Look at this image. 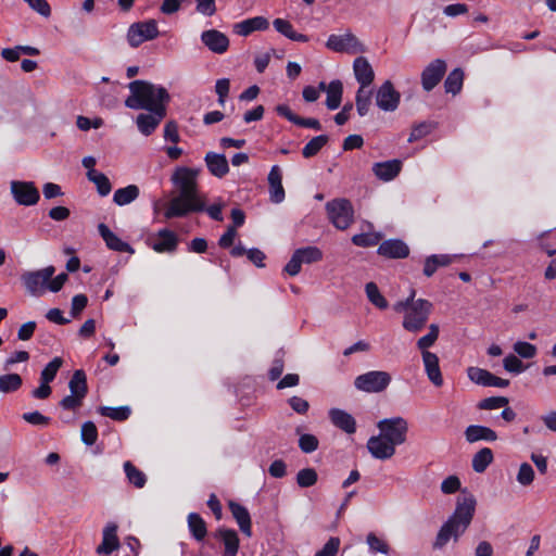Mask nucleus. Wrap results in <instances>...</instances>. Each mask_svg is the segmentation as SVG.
Segmentation results:
<instances>
[{"label":"nucleus","mask_w":556,"mask_h":556,"mask_svg":"<svg viewBox=\"0 0 556 556\" xmlns=\"http://www.w3.org/2000/svg\"><path fill=\"white\" fill-rule=\"evenodd\" d=\"M340 547V539L331 536L315 556H336Z\"/></svg>","instance_id":"obj_61"},{"label":"nucleus","mask_w":556,"mask_h":556,"mask_svg":"<svg viewBox=\"0 0 556 556\" xmlns=\"http://www.w3.org/2000/svg\"><path fill=\"white\" fill-rule=\"evenodd\" d=\"M285 368L283 353L279 351L273 361L271 367L268 370V378L270 381H276L282 375Z\"/></svg>","instance_id":"obj_55"},{"label":"nucleus","mask_w":556,"mask_h":556,"mask_svg":"<svg viewBox=\"0 0 556 556\" xmlns=\"http://www.w3.org/2000/svg\"><path fill=\"white\" fill-rule=\"evenodd\" d=\"M119 547V540L117 536V525L109 523L103 529L102 542L96 548L99 555H111Z\"/></svg>","instance_id":"obj_26"},{"label":"nucleus","mask_w":556,"mask_h":556,"mask_svg":"<svg viewBox=\"0 0 556 556\" xmlns=\"http://www.w3.org/2000/svg\"><path fill=\"white\" fill-rule=\"evenodd\" d=\"M353 70L355 78L359 84V88L366 89V87L371 85L375 78V73L366 58H356L353 63Z\"/></svg>","instance_id":"obj_29"},{"label":"nucleus","mask_w":556,"mask_h":556,"mask_svg":"<svg viewBox=\"0 0 556 556\" xmlns=\"http://www.w3.org/2000/svg\"><path fill=\"white\" fill-rule=\"evenodd\" d=\"M464 83V71L459 67L454 68L447 75L444 81V89L446 93L457 94L460 92Z\"/></svg>","instance_id":"obj_38"},{"label":"nucleus","mask_w":556,"mask_h":556,"mask_svg":"<svg viewBox=\"0 0 556 556\" xmlns=\"http://www.w3.org/2000/svg\"><path fill=\"white\" fill-rule=\"evenodd\" d=\"M392 377L389 372L382 370H371L357 376L354 380V387L366 393H380L391 383Z\"/></svg>","instance_id":"obj_7"},{"label":"nucleus","mask_w":556,"mask_h":556,"mask_svg":"<svg viewBox=\"0 0 556 556\" xmlns=\"http://www.w3.org/2000/svg\"><path fill=\"white\" fill-rule=\"evenodd\" d=\"M269 27V22L264 16H255L244 20L235 25V33L240 36H249L255 30H266Z\"/></svg>","instance_id":"obj_33"},{"label":"nucleus","mask_w":556,"mask_h":556,"mask_svg":"<svg viewBox=\"0 0 556 556\" xmlns=\"http://www.w3.org/2000/svg\"><path fill=\"white\" fill-rule=\"evenodd\" d=\"M148 113H141L136 118L138 130L144 135H152L160 123L166 117L167 109L163 105H157L153 110H147Z\"/></svg>","instance_id":"obj_12"},{"label":"nucleus","mask_w":556,"mask_h":556,"mask_svg":"<svg viewBox=\"0 0 556 556\" xmlns=\"http://www.w3.org/2000/svg\"><path fill=\"white\" fill-rule=\"evenodd\" d=\"M267 180L270 201L276 204L281 203L285 200L286 193L282 187V170L278 165L271 166Z\"/></svg>","instance_id":"obj_23"},{"label":"nucleus","mask_w":556,"mask_h":556,"mask_svg":"<svg viewBox=\"0 0 556 556\" xmlns=\"http://www.w3.org/2000/svg\"><path fill=\"white\" fill-rule=\"evenodd\" d=\"M514 351L522 358H532L536 355V346L526 342L518 341L514 344Z\"/></svg>","instance_id":"obj_56"},{"label":"nucleus","mask_w":556,"mask_h":556,"mask_svg":"<svg viewBox=\"0 0 556 556\" xmlns=\"http://www.w3.org/2000/svg\"><path fill=\"white\" fill-rule=\"evenodd\" d=\"M434 128V125L429 122H421L413 126L410 135L408 137V142H415L417 140L422 139L428 136Z\"/></svg>","instance_id":"obj_52"},{"label":"nucleus","mask_w":556,"mask_h":556,"mask_svg":"<svg viewBox=\"0 0 556 556\" xmlns=\"http://www.w3.org/2000/svg\"><path fill=\"white\" fill-rule=\"evenodd\" d=\"M503 365L505 370L513 374H520L526 369L523 363L514 354L507 355L503 361Z\"/></svg>","instance_id":"obj_59"},{"label":"nucleus","mask_w":556,"mask_h":556,"mask_svg":"<svg viewBox=\"0 0 556 556\" xmlns=\"http://www.w3.org/2000/svg\"><path fill=\"white\" fill-rule=\"evenodd\" d=\"M421 355H422L425 371H426L428 379L435 387H442L444 381H443L442 372L440 369L438 355L432 352H424Z\"/></svg>","instance_id":"obj_30"},{"label":"nucleus","mask_w":556,"mask_h":556,"mask_svg":"<svg viewBox=\"0 0 556 556\" xmlns=\"http://www.w3.org/2000/svg\"><path fill=\"white\" fill-rule=\"evenodd\" d=\"M214 536L219 539L224 544L223 556H237L240 545L238 533L233 529L219 528Z\"/></svg>","instance_id":"obj_28"},{"label":"nucleus","mask_w":556,"mask_h":556,"mask_svg":"<svg viewBox=\"0 0 556 556\" xmlns=\"http://www.w3.org/2000/svg\"><path fill=\"white\" fill-rule=\"evenodd\" d=\"M464 435L468 443L478 441L494 442L497 440V433L493 429L481 425L468 426L465 429Z\"/></svg>","instance_id":"obj_32"},{"label":"nucleus","mask_w":556,"mask_h":556,"mask_svg":"<svg viewBox=\"0 0 556 556\" xmlns=\"http://www.w3.org/2000/svg\"><path fill=\"white\" fill-rule=\"evenodd\" d=\"M402 169V161L389 160L386 162H377L372 165V173L382 181L393 180Z\"/></svg>","instance_id":"obj_27"},{"label":"nucleus","mask_w":556,"mask_h":556,"mask_svg":"<svg viewBox=\"0 0 556 556\" xmlns=\"http://www.w3.org/2000/svg\"><path fill=\"white\" fill-rule=\"evenodd\" d=\"M130 94L125 100V106L131 110H153L157 105L167 109L170 96L161 85L148 80H132L128 85Z\"/></svg>","instance_id":"obj_3"},{"label":"nucleus","mask_w":556,"mask_h":556,"mask_svg":"<svg viewBox=\"0 0 556 556\" xmlns=\"http://www.w3.org/2000/svg\"><path fill=\"white\" fill-rule=\"evenodd\" d=\"M326 211L332 225L340 230L348 229L354 222V208L348 199H334L326 204Z\"/></svg>","instance_id":"obj_5"},{"label":"nucleus","mask_w":556,"mask_h":556,"mask_svg":"<svg viewBox=\"0 0 556 556\" xmlns=\"http://www.w3.org/2000/svg\"><path fill=\"white\" fill-rule=\"evenodd\" d=\"M195 10L204 16H213L216 11V0H195Z\"/></svg>","instance_id":"obj_62"},{"label":"nucleus","mask_w":556,"mask_h":556,"mask_svg":"<svg viewBox=\"0 0 556 556\" xmlns=\"http://www.w3.org/2000/svg\"><path fill=\"white\" fill-rule=\"evenodd\" d=\"M380 435L397 446L406 441L408 424L403 417L384 418L377 424Z\"/></svg>","instance_id":"obj_8"},{"label":"nucleus","mask_w":556,"mask_h":556,"mask_svg":"<svg viewBox=\"0 0 556 556\" xmlns=\"http://www.w3.org/2000/svg\"><path fill=\"white\" fill-rule=\"evenodd\" d=\"M81 441L88 445H93L98 440V429L93 421H85L80 431Z\"/></svg>","instance_id":"obj_51"},{"label":"nucleus","mask_w":556,"mask_h":556,"mask_svg":"<svg viewBox=\"0 0 556 556\" xmlns=\"http://www.w3.org/2000/svg\"><path fill=\"white\" fill-rule=\"evenodd\" d=\"M432 303L425 299L416 300L405 314L403 328L410 332L420 331L428 321Z\"/></svg>","instance_id":"obj_6"},{"label":"nucleus","mask_w":556,"mask_h":556,"mask_svg":"<svg viewBox=\"0 0 556 556\" xmlns=\"http://www.w3.org/2000/svg\"><path fill=\"white\" fill-rule=\"evenodd\" d=\"M343 94V85L341 80L334 79L329 83L327 87V99H326V106L329 110H337L342 100Z\"/></svg>","instance_id":"obj_35"},{"label":"nucleus","mask_w":556,"mask_h":556,"mask_svg":"<svg viewBox=\"0 0 556 556\" xmlns=\"http://www.w3.org/2000/svg\"><path fill=\"white\" fill-rule=\"evenodd\" d=\"M295 479L300 488H311L316 484L318 475L314 468H303L298 471Z\"/></svg>","instance_id":"obj_50"},{"label":"nucleus","mask_w":556,"mask_h":556,"mask_svg":"<svg viewBox=\"0 0 556 556\" xmlns=\"http://www.w3.org/2000/svg\"><path fill=\"white\" fill-rule=\"evenodd\" d=\"M352 243L356 247L369 248L377 245L381 240L379 232L357 233L352 237Z\"/></svg>","instance_id":"obj_47"},{"label":"nucleus","mask_w":556,"mask_h":556,"mask_svg":"<svg viewBox=\"0 0 556 556\" xmlns=\"http://www.w3.org/2000/svg\"><path fill=\"white\" fill-rule=\"evenodd\" d=\"M494 460V454L490 447H483L478 451L471 460V466L475 472L482 473Z\"/></svg>","instance_id":"obj_36"},{"label":"nucleus","mask_w":556,"mask_h":556,"mask_svg":"<svg viewBox=\"0 0 556 556\" xmlns=\"http://www.w3.org/2000/svg\"><path fill=\"white\" fill-rule=\"evenodd\" d=\"M98 231L110 250L116 252H126L129 254L135 253L134 248L117 237L105 224H99Z\"/></svg>","instance_id":"obj_22"},{"label":"nucleus","mask_w":556,"mask_h":556,"mask_svg":"<svg viewBox=\"0 0 556 556\" xmlns=\"http://www.w3.org/2000/svg\"><path fill=\"white\" fill-rule=\"evenodd\" d=\"M462 493L463 495L457 497L454 513L441 526L435 536L433 542L434 549L443 548L451 539L457 542L472 521L477 505L476 497L467 493L466 490H463Z\"/></svg>","instance_id":"obj_2"},{"label":"nucleus","mask_w":556,"mask_h":556,"mask_svg":"<svg viewBox=\"0 0 556 556\" xmlns=\"http://www.w3.org/2000/svg\"><path fill=\"white\" fill-rule=\"evenodd\" d=\"M68 388L71 394L64 396L59 405L65 410L75 412L83 405V401L88 394L87 376L83 369H77L73 372Z\"/></svg>","instance_id":"obj_4"},{"label":"nucleus","mask_w":556,"mask_h":556,"mask_svg":"<svg viewBox=\"0 0 556 556\" xmlns=\"http://www.w3.org/2000/svg\"><path fill=\"white\" fill-rule=\"evenodd\" d=\"M201 40L210 51L217 54L225 53L229 47L228 37L217 29L204 30L201 34Z\"/></svg>","instance_id":"obj_18"},{"label":"nucleus","mask_w":556,"mask_h":556,"mask_svg":"<svg viewBox=\"0 0 556 556\" xmlns=\"http://www.w3.org/2000/svg\"><path fill=\"white\" fill-rule=\"evenodd\" d=\"M23 379L18 374H5L0 376V392L13 393L21 389Z\"/></svg>","instance_id":"obj_43"},{"label":"nucleus","mask_w":556,"mask_h":556,"mask_svg":"<svg viewBox=\"0 0 556 556\" xmlns=\"http://www.w3.org/2000/svg\"><path fill=\"white\" fill-rule=\"evenodd\" d=\"M534 479V470L532 466L528 463H522L519 467V471L517 475V481L521 485H529L533 482Z\"/></svg>","instance_id":"obj_57"},{"label":"nucleus","mask_w":556,"mask_h":556,"mask_svg":"<svg viewBox=\"0 0 556 556\" xmlns=\"http://www.w3.org/2000/svg\"><path fill=\"white\" fill-rule=\"evenodd\" d=\"M275 111L279 116L285 117L286 119H288L289 122H291L292 124H294L296 126L312 128L314 130H321V128H323L320 122L317 118L301 117V116L296 115L295 113H293L291 111V109L289 108V105H287V104H278L275 108Z\"/></svg>","instance_id":"obj_21"},{"label":"nucleus","mask_w":556,"mask_h":556,"mask_svg":"<svg viewBox=\"0 0 556 556\" xmlns=\"http://www.w3.org/2000/svg\"><path fill=\"white\" fill-rule=\"evenodd\" d=\"M401 93L394 88L392 81L386 80L377 90L376 104L384 112H393L397 109Z\"/></svg>","instance_id":"obj_14"},{"label":"nucleus","mask_w":556,"mask_h":556,"mask_svg":"<svg viewBox=\"0 0 556 556\" xmlns=\"http://www.w3.org/2000/svg\"><path fill=\"white\" fill-rule=\"evenodd\" d=\"M228 507L240 531L248 538L252 536L251 516L247 507L235 501H229Z\"/></svg>","instance_id":"obj_24"},{"label":"nucleus","mask_w":556,"mask_h":556,"mask_svg":"<svg viewBox=\"0 0 556 556\" xmlns=\"http://www.w3.org/2000/svg\"><path fill=\"white\" fill-rule=\"evenodd\" d=\"M395 445L390 443L380 434L372 435L367 441V448L371 456L376 459L386 460L395 454Z\"/></svg>","instance_id":"obj_19"},{"label":"nucleus","mask_w":556,"mask_h":556,"mask_svg":"<svg viewBox=\"0 0 556 556\" xmlns=\"http://www.w3.org/2000/svg\"><path fill=\"white\" fill-rule=\"evenodd\" d=\"M22 418L24 421L33 425V426H41V427H46L50 424V418L42 415L40 412L38 410H35V412H29V413H24L22 415Z\"/></svg>","instance_id":"obj_58"},{"label":"nucleus","mask_w":556,"mask_h":556,"mask_svg":"<svg viewBox=\"0 0 556 556\" xmlns=\"http://www.w3.org/2000/svg\"><path fill=\"white\" fill-rule=\"evenodd\" d=\"M88 304V298L86 294H76L72 299L71 316L77 318Z\"/></svg>","instance_id":"obj_60"},{"label":"nucleus","mask_w":556,"mask_h":556,"mask_svg":"<svg viewBox=\"0 0 556 556\" xmlns=\"http://www.w3.org/2000/svg\"><path fill=\"white\" fill-rule=\"evenodd\" d=\"M160 35L155 20L132 23L127 31V41L131 48H138L148 40H153Z\"/></svg>","instance_id":"obj_9"},{"label":"nucleus","mask_w":556,"mask_h":556,"mask_svg":"<svg viewBox=\"0 0 556 556\" xmlns=\"http://www.w3.org/2000/svg\"><path fill=\"white\" fill-rule=\"evenodd\" d=\"M446 73V63L441 59L431 61L421 72V86L427 92L434 89Z\"/></svg>","instance_id":"obj_15"},{"label":"nucleus","mask_w":556,"mask_h":556,"mask_svg":"<svg viewBox=\"0 0 556 556\" xmlns=\"http://www.w3.org/2000/svg\"><path fill=\"white\" fill-rule=\"evenodd\" d=\"M204 162L211 175L223 178L229 173V164L223 153L207 152Z\"/></svg>","instance_id":"obj_25"},{"label":"nucleus","mask_w":556,"mask_h":556,"mask_svg":"<svg viewBox=\"0 0 556 556\" xmlns=\"http://www.w3.org/2000/svg\"><path fill=\"white\" fill-rule=\"evenodd\" d=\"M359 41L352 33L345 35H330L326 47L334 52H352L358 50Z\"/></svg>","instance_id":"obj_17"},{"label":"nucleus","mask_w":556,"mask_h":556,"mask_svg":"<svg viewBox=\"0 0 556 556\" xmlns=\"http://www.w3.org/2000/svg\"><path fill=\"white\" fill-rule=\"evenodd\" d=\"M509 403L505 396H490L478 403L479 409L491 410L507 406Z\"/></svg>","instance_id":"obj_53"},{"label":"nucleus","mask_w":556,"mask_h":556,"mask_svg":"<svg viewBox=\"0 0 556 556\" xmlns=\"http://www.w3.org/2000/svg\"><path fill=\"white\" fill-rule=\"evenodd\" d=\"M124 471L130 484L137 489H141L147 483V476L143 471L139 470L131 462L124 463Z\"/></svg>","instance_id":"obj_39"},{"label":"nucleus","mask_w":556,"mask_h":556,"mask_svg":"<svg viewBox=\"0 0 556 556\" xmlns=\"http://www.w3.org/2000/svg\"><path fill=\"white\" fill-rule=\"evenodd\" d=\"M230 81L228 78H220L215 84V91L218 96V103L220 105L225 104V100L229 93Z\"/></svg>","instance_id":"obj_64"},{"label":"nucleus","mask_w":556,"mask_h":556,"mask_svg":"<svg viewBox=\"0 0 556 556\" xmlns=\"http://www.w3.org/2000/svg\"><path fill=\"white\" fill-rule=\"evenodd\" d=\"M467 375L472 382L479 386L496 388H506L509 386V380L500 378L489 370L479 367H469Z\"/></svg>","instance_id":"obj_16"},{"label":"nucleus","mask_w":556,"mask_h":556,"mask_svg":"<svg viewBox=\"0 0 556 556\" xmlns=\"http://www.w3.org/2000/svg\"><path fill=\"white\" fill-rule=\"evenodd\" d=\"M460 480L457 476H448L441 483V491L444 494H454L460 490Z\"/></svg>","instance_id":"obj_63"},{"label":"nucleus","mask_w":556,"mask_h":556,"mask_svg":"<svg viewBox=\"0 0 556 556\" xmlns=\"http://www.w3.org/2000/svg\"><path fill=\"white\" fill-rule=\"evenodd\" d=\"M329 419L333 426L346 432L348 434L355 433L356 421L354 417L340 408H331L329 410Z\"/></svg>","instance_id":"obj_31"},{"label":"nucleus","mask_w":556,"mask_h":556,"mask_svg":"<svg viewBox=\"0 0 556 556\" xmlns=\"http://www.w3.org/2000/svg\"><path fill=\"white\" fill-rule=\"evenodd\" d=\"M13 199L18 205L33 206L38 203L40 193L33 181L13 180L10 184Z\"/></svg>","instance_id":"obj_11"},{"label":"nucleus","mask_w":556,"mask_h":556,"mask_svg":"<svg viewBox=\"0 0 556 556\" xmlns=\"http://www.w3.org/2000/svg\"><path fill=\"white\" fill-rule=\"evenodd\" d=\"M62 365H63L62 357L56 356V357L52 358L41 370L40 381L49 382V383L52 382L55 379L56 374L60 370V368L62 367Z\"/></svg>","instance_id":"obj_46"},{"label":"nucleus","mask_w":556,"mask_h":556,"mask_svg":"<svg viewBox=\"0 0 556 556\" xmlns=\"http://www.w3.org/2000/svg\"><path fill=\"white\" fill-rule=\"evenodd\" d=\"M328 141L329 137L327 135H319L312 138L302 149L303 157L311 159L317 155Z\"/></svg>","instance_id":"obj_41"},{"label":"nucleus","mask_w":556,"mask_h":556,"mask_svg":"<svg viewBox=\"0 0 556 556\" xmlns=\"http://www.w3.org/2000/svg\"><path fill=\"white\" fill-rule=\"evenodd\" d=\"M198 174L199 169L185 166L176 168L170 180L179 189V195L170 200L164 212L165 218H180L204 211V200L198 190Z\"/></svg>","instance_id":"obj_1"},{"label":"nucleus","mask_w":556,"mask_h":556,"mask_svg":"<svg viewBox=\"0 0 556 556\" xmlns=\"http://www.w3.org/2000/svg\"><path fill=\"white\" fill-rule=\"evenodd\" d=\"M366 543L368 544L369 552L371 554H389L390 546L386 540L377 536L374 532H369L366 536Z\"/></svg>","instance_id":"obj_49"},{"label":"nucleus","mask_w":556,"mask_h":556,"mask_svg":"<svg viewBox=\"0 0 556 556\" xmlns=\"http://www.w3.org/2000/svg\"><path fill=\"white\" fill-rule=\"evenodd\" d=\"M147 243L157 253H174L178 247V236L173 230L163 228L149 237Z\"/></svg>","instance_id":"obj_13"},{"label":"nucleus","mask_w":556,"mask_h":556,"mask_svg":"<svg viewBox=\"0 0 556 556\" xmlns=\"http://www.w3.org/2000/svg\"><path fill=\"white\" fill-rule=\"evenodd\" d=\"M188 528L192 538L201 542L207 534L206 522L198 513H190L187 518Z\"/></svg>","instance_id":"obj_34"},{"label":"nucleus","mask_w":556,"mask_h":556,"mask_svg":"<svg viewBox=\"0 0 556 556\" xmlns=\"http://www.w3.org/2000/svg\"><path fill=\"white\" fill-rule=\"evenodd\" d=\"M87 178L96 185L97 191L101 197L110 194L112 185L106 175L98 170H88Z\"/></svg>","instance_id":"obj_40"},{"label":"nucleus","mask_w":556,"mask_h":556,"mask_svg":"<svg viewBox=\"0 0 556 556\" xmlns=\"http://www.w3.org/2000/svg\"><path fill=\"white\" fill-rule=\"evenodd\" d=\"M366 295L369 302L379 309H386L388 307L387 299L379 291L378 286L375 282H368L365 286Z\"/></svg>","instance_id":"obj_44"},{"label":"nucleus","mask_w":556,"mask_h":556,"mask_svg":"<svg viewBox=\"0 0 556 556\" xmlns=\"http://www.w3.org/2000/svg\"><path fill=\"white\" fill-rule=\"evenodd\" d=\"M377 252L387 258H406L409 255V248L401 239H388L380 243Z\"/></svg>","instance_id":"obj_20"},{"label":"nucleus","mask_w":556,"mask_h":556,"mask_svg":"<svg viewBox=\"0 0 556 556\" xmlns=\"http://www.w3.org/2000/svg\"><path fill=\"white\" fill-rule=\"evenodd\" d=\"M319 441L314 434L305 433L299 439V447L303 453L309 454L318 448Z\"/></svg>","instance_id":"obj_54"},{"label":"nucleus","mask_w":556,"mask_h":556,"mask_svg":"<svg viewBox=\"0 0 556 556\" xmlns=\"http://www.w3.org/2000/svg\"><path fill=\"white\" fill-rule=\"evenodd\" d=\"M54 273V266L50 265L39 270L25 271L22 274L21 280L30 294L41 295Z\"/></svg>","instance_id":"obj_10"},{"label":"nucleus","mask_w":556,"mask_h":556,"mask_svg":"<svg viewBox=\"0 0 556 556\" xmlns=\"http://www.w3.org/2000/svg\"><path fill=\"white\" fill-rule=\"evenodd\" d=\"M139 188L136 185H128L127 187L115 190L113 201L119 206L127 205L134 202L139 197Z\"/></svg>","instance_id":"obj_37"},{"label":"nucleus","mask_w":556,"mask_h":556,"mask_svg":"<svg viewBox=\"0 0 556 556\" xmlns=\"http://www.w3.org/2000/svg\"><path fill=\"white\" fill-rule=\"evenodd\" d=\"M296 254L300 255L302 263L312 264L321 261L323 252L317 247H304L295 250Z\"/></svg>","instance_id":"obj_48"},{"label":"nucleus","mask_w":556,"mask_h":556,"mask_svg":"<svg viewBox=\"0 0 556 556\" xmlns=\"http://www.w3.org/2000/svg\"><path fill=\"white\" fill-rule=\"evenodd\" d=\"M98 413L104 417H110L115 421H125L129 418L131 409L129 406L110 407L100 406Z\"/></svg>","instance_id":"obj_42"},{"label":"nucleus","mask_w":556,"mask_h":556,"mask_svg":"<svg viewBox=\"0 0 556 556\" xmlns=\"http://www.w3.org/2000/svg\"><path fill=\"white\" fill-rule=\"evenodd\" d=\"M371 90L358 88L356 91L355 105L359 116H365L369 112L371 105Z\"/></svg>","instance_id":"obj_45"}]
</instances>
